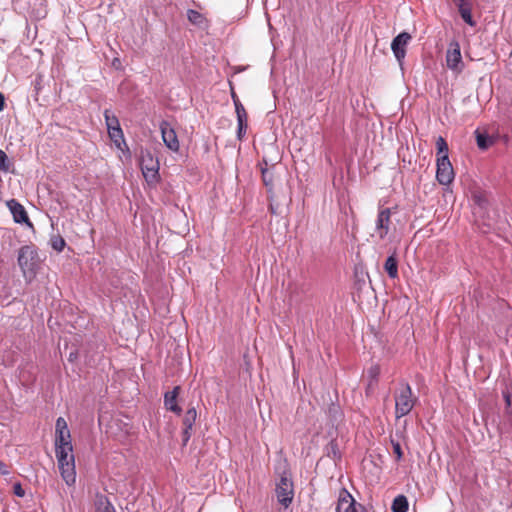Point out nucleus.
<instances>
[{"mask_svg":"<svg viewBox=\"0 0 512 512\" xmlns=\"http://www.w3.org/2000/svg\"><path fill=\"white\" fill-rule=\"evenodd\" d=\"M95 506L96 512H115L114 507L105 496H98Z\"/></svg>","mask_w":512,"mask_h":512,"instance_id":"obj_17","label":"nucleus"},{"mask_svg":"<svg viewBox=\"0 0 512 512\" xmlns=\"http://www.w3.org/2000/svg\"><path fill=\"white\" fill-rule=\"evenodd\" d=\"M56 458L63 480L67 485H73L76 480L74 454H56Z\"/></svg>","mask_w":512,"mask_h":512,"instance_id":"obj_5","label":"nucleus"},{"mask_svg":"<svg viewBox=\"0 0 512 512\" xmlns=\"http://www.w3.org/2000/svg\"><path fill=\"white\" fill-rule=\"evenodd\" d=\"M235 110H236L238 122L247 121V112L240 101H236Z\"/></svg>","mask_w":512,"mask_h":512,"instance_id":"obj_25","label":"nucleus"},{"mask_svg":"<svg viewBox=\"0 0 512 512\" xmlns=\"http://www.w3.org/2000/svg\"><path fill=\"white\" fill-rule=\"evenodd\" d=\"M438 150V157L442 155H448V145L443 137H438L436 141Z\"/></svg>","mask_w":512,"mask_h":512,"instance_id":"obj_24","label":"nucleus"},{"mask_svg":"<svg viewBox=\"0 0 512 512\" xmlns=\"http://www.w3.org/2000/svg\"><path fill=\"white\" fill-rule=\"evenodd\" d=\"M4 105H5L4 96L2 93H0V111H2L4 109Z\"/></svg>","mask_w":512,"mask_h":512,"instance_id":"obj_33","label":"nucleus"},{"mask_svg":"<svg viewBox=\"0 0 512 512\" xmlns=\"http://www.w3.org/2000/svg\"><path fill=\"white\" fill-rule=\"evenodd\" d=\"M391 445L393 448V452L396 455V460L397 461L401 460L402 456H403V452H402L401 445H400L399 441L394 439L393 437H391Z\"/></svg>","mask_w":512,"mask_h":512,"instance_id":"obj_27","label":"nucleus"},{"mask_svg":"<svg viewBox=\"0 0 512 512\" xmlns=\"http://www.w3.org/2000/svg\"><path fill=\"white\" fill-rule=\"evenodd\" d=\"M370 372H371L374 376H376V375L378 374V372H379V368H378V367L372 368V369L370 370Z\"/></svg>","mask_w":512,"mask_h":512,"instance_id":"obj_34","label":"nucleus"},{"mask_svg":"<svg viewBox=\"0 0 512 512\" xmlns=\"http://www.w3.org/2000/svg\"><path fill=\"white\" fill-rule=\"evenodd\" d=\"M505 399H506L507 404L510 405V398H509V396H506Z\"/></svg>","mask_w":512,"mask_h":512,"instance_id":"obj_36","label":"nucleus"},{"mask_svg":"<svg viewBox=\"0 0 512 512\" xmlns=\"http://www.w3.org/2000/svg\"><path fill=\"white\" fill-rule=\"evenodd\" d=\"M140 166L142 174L149 184H156L159 181V162L150 152H142Z\"/></svg>","mask_w":512,"mask_h":512,"instance_id":"obj_4","label":"nucleus"},{"mask_svg":"<svg viewBox=\"0 0 512 512\" xmlns=\"http://www.w3.org/2000/svg\"><path fill=\"white\" fill-rule=\"evenodd\" d=\"M189 430L190 429H187V427H185L184 431H183V444L186 445V443L188 442L189 438H190V433H189Z\"/></svg>","mask_w":512,"mask_h":512,"instance_id":"obj_32","label":"nucleus"},{"mask_svg":"<svg viewBox=\"0 0 512 512\" xmlns=\"http://www.w3.org/2000/svg\"><path fill=\"white\" fill-rule=\"evenodd\" d=\"M411 40V35L407 32H402L398 36H396L391 44V49L396 57V59L401 62L405 57L406 50L405 47Z\"/></svg>","mask_w":512,"mask_h":512,"instance_id":"obj_12","label":"nucleus"},{"mask_svg":"<svg viewBox=\"0 0 512 512\" xmlns=\"http://www.w3.org/2000/svg\"><path fill=\"white\" fill-rule=\"evenodd\" d=\"M18 264L24 277L31 280L35 276L38 266V255L36 251L29 246L22 247L18 254Z\"/></svg>","mask_w":512,"mask_h":512,"instance_id":"obj_2","label":"nucleus"},{"mask_svg":"<svg viewBox=\"0 0 512 512\" xmlns=\"http://www.w3.org/2000/svg\"><path fill=\"white\" fill-rule=\"evenodd\" d=\"M55 452L56 454L73 453L71 434L64 418L56 420L55 427Z\"/></svg>","mask_w":512,"mask_h":512,"instance_id":"obj_1","label":"nucleus"},{"mask_svg":"<svg viewBox=\"0 0 512 512\" xmlns=\"http://www.w3.org/2000/svg\"><path fill=\"white\" fill-rule=\"evenodd\" d=\"M197 418V411L194 407L187 410L183 418V424L187 429H192Z\"/></svg>","mask_w":512,"mask_h":512,"instance_id":"obj_20","label":"nucleus"},{"mask_svg":"<svg viewBox=\"0 0 512 512\" xmlns=\"http://www.w3.org/2000/svg\"><path fill=\"white\" fill-rule=\"evenodd\" d=\"M232 98H233V101H234V105L236 106V101H240V100L237 98L235 93H232Z\"/></svg>","mask_w":512,"mask_h":512,"instance_id":"obj_35","label":"nucleus"},{"mask_svg":"<svg viewBox=\"0 0 512 512\" xmlns=\"http://www.w3.org/2000/svg\"><path fill=\"white\" fill-rule=\"evenodd\" d=\"M475 134H476L477 145L482 150L487 149L494 143V140L490 136H488L478 130L475 131Z\"/></svg>","mask_w":512,"mask_h":512,"instance_id":"obj_18","label":"nucleus"},{"mask_svg":"<svg viewBox=\"0 0 512 512\" xmlns=\"http://www.w3.org/2000/svg\"><path fill=\"white\" fill-rule=\"evenodd\" d=\"M416 398L413 397L412 389L408 384H403L395 394V414L401 418L410 413L415 404Z\"/></svg>","mask_w":512,"mask_h":512,"instance_id":"obj_3","label":"nucleus"},{"mask_svg":"<svg viewBox=\"0 0 512 512\" xmlns=\"http://www.w3.org/2000/svg\"><path fill=\"white\" fill-rule=\"evenodd\" d=\"M108 133H109V137L111 138V140L118 146L120 147V144L121 142L124 141V138H123V132H122V129L121 127L119 128H116V129H111V130H108Z\"/></svg>","mask_w":512,"mask_h":512,"instance_id":"obj_22","label":"nucleus"},{"mask_svg":"<svg viewBox=\"0 0 512 512\" xmlns=\"http://www.w3.org/2000/svg\"><path fill=\"white\" fill-rule=\"evenodd\" d=\"M436 178L442 185H448L453 181L454 170L448 155H442L437 158Z\"/></svg>","mask_w":512,"mask_h":512,"instance_id":"obj_6","label":"nucleus"},{"mask_svg":"<svg viewBox=\"0 0 512 512\" xmlns=\"http://www.w3.org/2000/svg\"><path fill=\"white\" fill-rule=\"evenodd\" d=\"M393 512H406L408 510V501L407 498L403 495L397 496L391 507Z\"/></svg>","mask_w":512,"mask_h":512,"instance_id":"obj_19","label":"nucleus"},{"mask_svg":"<svg viewBox=\"0 0 512 512\" xmlns=\"http://www.w3.org/2000/svg\"><path fill=\"white\" fill-rule=\"evenodd\" d=\"M446 63L447 67L456 73H460L463 70L464 64L462 61L460 45L457 41L450 42L446 53Z\"/></svg>","mask_w":512,"mask_h":512,"instance_id":"obj_8","label":"nucleus"},{"mask_svg":"<svg viewBox=\"0 0 512 512\" xmlns=\"http://www.w3.org/2000/svg\"><path fill=\"white\" fill-rule=\"evenodd\" d=\"M65 246V241L63 238L61 237H56V238H53L52 239V247L56 250V251H62L63 248Z\"/></svg>","mask_w":512,"mask_h":512,"instance_id":"obj_29","label":"nucleus"},{"mask_svg":"<svg viewBox=\"0 0 512 512\" xmlns=\"http://www.w3.org/2000/svg\"><path fill=\"white\" fill-rule=\"evenodd\" d=\"M14 492L17 496H20V497H23L24 496V491L23 489L21 488L20 484H16L14 486Z\"/></svg>","mask_w":512,"mask_h":512,"instance_id":"obj_31","label":"nucleus"},{"mask_svg":"<svg viewBox=\"0 0 512 512\" xmlns=\"http://www.w3.org/2000/svg\"><path fill=\"white\" fill-rule=\"evenodd\" d=\"M0 170L8 172L10 170V163L6 153L0 149Z\"/></svg>","mask_w":512,"mask_h":512,"instance_id":"obj_26","label":"nucleus"},{"mask_svg":"<svg viewBox=\"0 0 512 512\" xmlns=\"http://www.w3.org/2000/svg\"><path fill=\"white\" fill-rule=\"evenodd\" d=\"M105 122L108 130L116 129L120 127L118 118L111 113L110 110L104 112Z\"/></svg>","mask_w":512,"mask_h":512,"instance_id":"obj_21","label":"nucleus"},{"mask_svg":"<svg viewBox=\"0 0 512 512\" xmlns=\"http://www.w3.org/2000/svg\"><path fill=\"white\" fill-rule=\"evenodd\" d=\"M459 13L461 15V18L470 26H474L475 22L473 21L472 15H471V9L467 3L466 0H459V3L457 4Z\"/></svg>","mask_w":512,"mask_h":512,"instance_id":"obj_15","label":"nucleus"},{"mask_svg":"<svg viewBox=\"0 0 512 512\" xmlns=\"http://www.w3.org/2000/svg\"><path fill=\"white\" fill-rule=\"evenodd\" d=\"M293 495V484L291 480L285 476H282L276 485V496L278 502L284 508H287L293 500Z\"/></svg>","mask_w":512,"mask_h":512,"instance_id":"obj_7","label":"nucleus"},{"mask_svg":"<svg viewBox=\"0 0 512 512\" xmlns=\"http://www.w3.org/2000/svg\"><path fill=\"white\" fill-rule=\"evenodd\" d=\"M72 358H74L73 353L70 354V360H72Z\"/></svg>","mask_w":512,"mask_h":512,"instance_id":"obj_37","label":"nucleus"},{"mask_svg":"<svg viewBox=\"0 0 512 512\" xmlns=\"http://www.w3.org/2000/svg\"><path fill=\"white\" fill-rule=\"evenodd\" d=\"M384 269L390 278L394 279L398 276V262L394 254L387 258L384 264Z\"/></svg>","mask_w":512,"mask_h":512,"instance_id":"obj_16","label":"nucleus"},{"mask_svg":"<svg viewBox=\"0 0 512 512\" xmlns=\"http://www.w3.org/2000/svg\"><path fill=\"white\" fill-rule=\"evenodd\" d=\"M262 177L264 184L269 187L273 182V175L268 169H262Z\"/></svg>","mask_w":512,"mask_h":512,"instance_id":"obj_28","label":"nucleus"},{"mask_svg":"<svg viewBox=\"0 0 512 512\" xmlns=\"http://www.w3.org/2000/svg\"><path fill=\"white\" fill-rule=\"evenodd\" d=\"M8 206L10 208L11 213L13 214L14 220L17 223L28 222L27 213L21 204H19L15 200H11L8 202Z\"/></svg>","mask_w":512,"mask_h":512,"instance_id":"obj_13","label":"nucleus"},{"mask_svg":"<svg viewBox=\"0 0 512 512\" xmlns=\"http://www.w3.org/2000/svg\"><path fill=\"white\" fill-rule=\"evenodd\" d=\"M160 130L162 135V140L167 148H169L173 152H177L179 150V140L177 138L175 130L171 127V125L167 121H162L160 124Z\"/></svg>","mask_w":512,"mask_h":512,"instance_id":"obj_10","label":"nucleus"},{"mask_svg":"<svg viewBox=\"0 0 512 512\" xmlns=\"http://www.w3.org/2000/svg\"><path fill=\"white\" fill-rule=\"evenodd\" d=\"M336 512H364V509L361 505L356 506L351 494L343 489L339 493Z\"/></svg>","mask_w":512,"mask_h":512,"instance_id":"obj_9","label":"nucleus"},{"mask_svg":"<svg viewBox=\"0 0 512 512\" xmlns=\"http://www.w3.org/2000/svg\"><path fill=\"white\" fill-rule=\"evenodd\" d=\"M391 225V210L389 208H385L379 211L376 224H375V233L379 236L380 239H384L389 231Z\"/></svg>","mask_w":512,"mask_h":512,"instance_id":"obj_11","label":"nucleus"},{"mask_svg":"<svg viewBox=\"0 0 512 512\" xmlns=\"http://www.w3.org/2000/svg\"><path fill=\"white\" fill-rule=\"evenodd\" d=\"M187 16L189 21L197 26H201L204 23V17L198 11L188 10Z\"/></svg>","mask_w":512,"mask_h":512,"instance_id":"obj_23","label":"nucleus"},{"mask_svg":"<svg viewBox=\"0 0 512 512\" xmlns=\"http://www.w3.org/2000/svg\"><path fill=\"white\" fill-rule=\"evenodd\" d=\"M246 128H247V121L238 122V132H237V135H238L239 139H242L243 135L246 132Z\"/></svg>","mask_w":512,"mask_h":512,"instance_id":"obj_30","label":"nucleus"},{"mask_svg":"<svg viewBox=\"0 0 512 512\" xmlns=\"http://www.w3.org/2000/svg\"><path fill=\"white\" fill-rule=\"evenodd\" d=\"M457 4L459 3V0H454Z\"/></svg>","mask_w":512,"mask_h":512,"instance_id":"obj_38","label":"nucleus"},{"mask_svg":"<svg viewBox=\"0 0 512 512\" xmlns=\"http://www.w3.org/2000/svg\"><path fill=\"white\" fill-rule=\"evenodd\" d=\"M180 387L176 386L171 392H167L164 397L165 407L177 414L181 412V408L177 405L176 399L179 394Z\"/></svg>","mask_w":512,"mask_h":512,"instance_id":"obj_14","label":"nucleus"}]
</instances>
